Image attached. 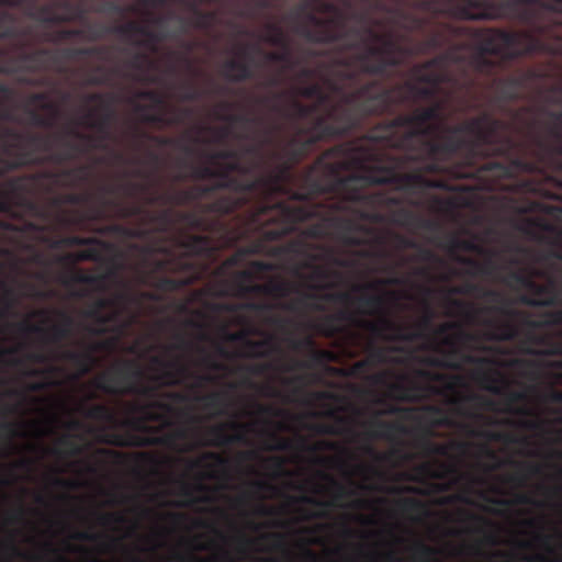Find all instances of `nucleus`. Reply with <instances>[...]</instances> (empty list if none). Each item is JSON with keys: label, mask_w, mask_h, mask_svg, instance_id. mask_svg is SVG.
Here are the masks:
<instances>
[{"label": "nucleus", "mask_w": 562, "mask_h": 562, "mask_svg": "<svg viewBox=\"0 0 562 562\" xmlns=\"http://www.w3.org/2000/svg\"><path fill=\"white\" fill-rule=\"evenodd\" d=\"M429 49H443L434 58L417 64L413 68L414 80L398 82L392 87H384L380 79H372L350 91L346 97V105L352 111L347 114L351 120L356 113L374 112L376 115L392 114L400 105H412L419 100H435L441 95L443 100H436L429 106H418L409 114H398L391 121L376 124L366 134L368 144L361 145L372 148L385 157L401 158L404 165L413 170L427 160L416 144H408L406 135L412 126L397 122L403 116H412L418 110L441 105L439 117L428 121L432 127L428 139L439 142L440 136L448 127L439 131L445 120V106L448 101L468 94L475 87V77L472 72L483 76H494L509 61L522 55L537 52H527L526 44L519 42L518 33L493 29H472L451 23L439 26L429 35L426 42Z\"/></svg>", "instance_id": "obj_1"}, {"label": "nucleus", "mask_w": 562, "mask_h": 562, "mask_svg": "<svg viewBox=\"0 0 562 562\" xmlns=\"http://www.w3.org/2000/svg\"><path fill=\"white\" fill-rule=\"evenodd\" d=\"M311 153L304 145L285 142L282 148L271 153L279 161L252 176L259 161H221L209 164L233 183L258 190L263 198H283L291 201H314L328 198V213H350L361 221H380V210L398 206L401 199L383 191H370L372 186H393L407 195H420L432 189H446L443 179H429L403 159L385 157L373 148L355 144H340L326 149L303 172L293 168Z\"/></svg>", "instance_id": "obj_2"}, {"label": "nucleus", "mask_w": 562, "mask_h": 562, "mask_svg": "<svg viewBox=\"0 0 562 562\" xmlns=\"http://www.w3.org/2000/svg\"><path fill=\"white\" fill-rule=\"evenodd\" d=\"M440 104L419 109L411 116L398 119L413 130L405 142L416 145L428 160L416 172L446 175L454 179L506 178L514 169L543 177L562 172V122L549 127L548 142L533 132L535 121L508 122L483 111L459 125L448 126L440 140H429L432 131L427 122L439 117Z\"/></svg>", "instance_id": "obj_3"}, {"label": "nucleus", "mask_w": 562, "mask_h": 562, "mask_svg": "<svg viewBox=\"0 0 562 562\" xmlns=\"http://www.w3.org/2000/svg\"><path fill=\"white\" fill-rule=\"evenodd\" d=\"M85 104H97L87 109L83 115L64 126L63 132L44 136L40 133L20 132L4 126L0 131L2 142L0 173L23 165L40 162L42 156L56 166H63L85 156L91 150H108L113 140L112 124L115 113L112 110V94L92 92L81 97Z\"/></svg>", "instance_id": "obj_4"}, {"label": "nucleus", "mask_w": 562, "mask_h": 562, "mask_svg": "<svg viewBox=\"0 0 562 562\" xmlns=\"http://www.w3.org/2000/svg\"><path fill=\"white\" fill-rule=\"evenodd\" d=\"M184 193L196 200H202L220 191H227L212 202L201 205L205 213H214L218 216L231 214L246 205V231L258 235L259 241L252 247V252L262 251V243L276 241L295 231L300 222L323 217V215H336L328 213L326 204L315 200H288L283 196H261L257 189L233 184L228 182H212L210 184H193L181 189Z\"/></svg>", "instance_id": "obj_5"}, {"label": "nucleus", "mask_w": 562, "mask_h": 562, "mask_svg": "<svg viewBox=\"0 0 562 562\" xmlns=\"http://www.w3.org/2000/svg\"><path fill=\"white\" fill-rule=\"evenodd\" d=\"M303 3L289 13V20L295 23L294 32L307 43L319 45L336 44L346 52H356L353 61L362 65L366 71L380 72L386 65H396V52L405 49L392 32L380 33V20L363 26H347L345 20L334 16L321 18L307 11Z\"/></svg>", "instance_id": "obj_6"}, {"label": "nucleus", "mask_w": 562, "mask_h": 562, "mask_svg": "<svg viewBox=\"0 0 562 562\" xmlns=\"http://www.w3.org/2000/svg\"><path fill=\"white\" fill-rule=\"evenodd\" d=\"M340 99L334 103L303 104L291 97L289 91L279 90L271 98L259 97L256 103L267 105L270 112L278 113L282 117L294 123V135L285 143L297 139L304 149L312 150L318 142L347 135L349 132L362 127L363 121L375 115L374 112L356 113L350 122L347 114L351 109L345 104V98L350 92H338Z\"/></svg>", "instance_id": "obj_7"}, {"label": "nucleus", "mask_w": 562, "mask_h": 562, "mask_svg": "<svg viewBox=\"0 0 562 562\" xmlns=\"http://www.w3.org/2000/svg\"><path fill=\"white\" fill-rule=\"evenodd\" d=\"M150 363L157 367V373L148 376V382L143 367L134 359L117 360L111 368L92 379L93 387L97 391L114 397L133 395L142 401L159 398V390L162 387H176L183 385L187 381L193 380L189 386L191 390H199L207 383H213L211 374H195L181 356H176L166 361L159 356H154Z\"/></svg>", "instance_id": "obj_8"}, {"label": "nucleus", "mask_w": 562, "mask_h": 562, "mask_svg": "<svg viewBox=\"0 0 562 562\" xmlns=\"http://www.w3.org/2000/svg\"><path fill=\"white\" fill-rule=\"evenodd\" d=\"M176 241H178V248L181 252L178 255L173 250L164 249L162 258L157 260L153 259L151 247L138 246L137 244H131L130 246L131 250L142 255L143 266L154 265V270L157 273L179 274V277L166 276L157 279L155 286L162 292L179 291L194 283L201 273L194 259L209 258L214 252L213 240L210 236L186 234Z\"/></svg>", "instance_id": "obj_9"}, {"label": "nucleus", "mask_w": 562, "mask_h": 562, "mask_svg": "<svg viewBox=\"0 0 562 562\" xmlns=\"http://www.w3.org/2000/svg\"><path fill=\"white\" fill-rule=\"evenodd\" d=\"M337 55L328 61H322L315 67L303 66L299 68L297 78L310 80L318 78L334 93H349L352 89L360 87L362 75L387 78L391 71L400 67L408 56L406 48H400L395 55L398 56V63L386 65L380 71H366L362 65L355 61V50H345L344 47H337Z\"/></svg>", "instance_id": "obj_10"}, {"label": "nucleus", "mask_w": 562, "mask_h": 562, "mask_svg": "<svg viewBox=\"0 0 562 562\" xmlns=\"http://www.w3.org/2000/svg\"><path fill=\"white\" fill-rule=\"evenodd\" d=\"M454 14L473 18L468 8H483L477 16H509L520 20V25L540 27V23H557L562 13V0H448Z\"/></svg>", "instance_id": "obj_11"}, {"label": "nucleus", "mask_w": 562, "mask_h": 562, "mask_svg": "<svg viewBox=\"0 0 562 562\" xmlns=\"http://www.w3.org/2000/svg\"><path fill=\"white\" fill-rule=\"evenodd\" d=\"M434 317H436V314H434L432 307L428 302L424 301L423 316L414 324V329H408L395 323L390 316H383L380 318V324H368V333L383 340L415 342L417 340H430L431 338L441 337L451 330H457V339L459 341L469 344L476 340L475 333L462 329L457 322H447L435 327L432 324Z\"/></svg>", "instance_id": "obj_12"}, {"label": "nucleus", "mask_w": 562, "mask_h": 562, "mask_svg": "<svg viewBox=\"0 0 562 562\" xmlns=\"http://www.w3.org/2000/svg\"><path fill=\"white\" fill-rule=\"evenodd\" d=\"M146 206L148 205L144 203L124 204L120 200L102 199V205L90 211V218L104 221L109 217V212L114 211L115 215L122 220L142 217L147 223L156 226L158 233H167L178 221L183 222L193 231H210L213 226L204 216L195 212H176L171 207L154 212L147 210Z\"/></svg>", "instance_id": "obj_13"}, {"label": "nucleus", "mask_w": 562, "mask_h": 562, "mask_svg": "<svg viewBox=\"0 0 562 562\" xmlns=\"http://www.w3.org/2000/svg\"><path fill=\"white\" fill-rule=\"evenodd\" d=\"M47 199L48 207L57 210L56 223L61 227H85L88 223H98L101 220H92L89 212L101 205L102 199L119 201L115 196L122 194L120 183L101 184L95 192L83 191L80 193H55Z\"/></svg>", "instance_id": "obj_14"}, {"label": "nucleus", "mask_w": 562, "mask_h": 562, "mask_svg": "<svg viewBox=\"0 0 562 562\" xmlns=\"http://www.w3.org/2000/svg\"><path fill=\"white\" fill-rule=\"evenodd\" d=\"M91 178H93V167L91 165H79L57 170L45 169L31 176L8 178L4 182H0V211L5 212L11 207L14 198L26 193L30 181L46 180L50 182L47 192H52L57 188L77 189L91 182Z\"/></svg>", "instance_id": "obj_15"}, {"label": "nucleus", "mask_w": 562, "mask_h": 562, "mask_svg": "<svg viewBox=\"0 0 562 562\" xmlns=\"http://www.w3.org/2000/svg\"><path fill=\"white\" fill-rule=\"evenodd\" d=\"M408 9L419 10L424 13H427L434 18L436 16H445L453 20H465V21H475V20H508L519 24V19L514 16H477L482 14L484 11L483 7H469L471 10L472 16H462L454 14L448 5V0H392V7L386 8L381 13L389 16V22L394 26L404 27L405 23H413L414 27L420 26V20L413 16L409 13Z\"/></svg>", "instance_id": "obj_16"}, {"label": "nucleus", "mask_w": 562, "mask_h": 562, "mask_svg": "<svg viewBox=\"0 0 562 562\" xmlns=\"http://www.w3.org/2000/svg\"><path fill=\"white\" fill-rule=\"evenodd\" d=\"M506 282L525 291L518 302L529 307H558L562 304L558 281L546 270L530 267L527 271H509Z\"/></svg>", "instance_id": "obj_17"}, {"label": "nucleus", "mask_w": 562, "mask_h": 562, "mask_svg": "<svg viewBox=\"0 0 562 562\" xmlns=\"http://www.w3.org/2000/svg\"><path fill=\"white\" fill-rule=\"evenodd\" d=\"M25 49H18L20 54L16 56L15 67L2 68L1 72H42L47 70L49 65L59 63L60 59L77 60L79 58L95 57L99 60L108 61L112 52L111 46L67 47L61 50L41 48L25 52Z\"/></svg>", "instance_id": "obj_18"}, {"label": "nucleus", "mask_w": 562, "mask_h": 562, "mask_svg": "<svg viewBox=\"0 0 562 562\" xmlns=\"http://www.w3.org/2000/svg\"><path fill=\"white\" fill-rule=\"evenodd\" d=\"M265 33L261 35V41L267 44L280 48V52H262L256 44L246 45L239 49V57L244 59H250V54L263 55L265 60L269 63H276L282 65V72L299 68L302 64L308 59L316 58L319 56V52L312 48H301L299 55H294L290 47L289 36L283 32L280 24L273 22H267L265 24Z\"/></svg>", "instance_id": "obj_19"}, {"label": "nucleus", "mask_w": 562, "mask_h": 562, "mask_svg": "<svg viewBox=\"0 0 562 562\" xmlns=\"http://www.w3.org/2000/svg\"><path fill=\"white\" fill-rule=\"evenodd\" d=\"M148 162L154 166L153 172H144L140 169H134V177L147 180L146 182L124 181L121 182V192L127 199L140 196L145 205H169L181 206L188 205L194 201H199L194 196L184 193L181 190L167 191L164 193H155L149 190L158 183L156 172L159 168V156L153 151L147 153Z\"/></svg>", "instance_id": "obj_20"}, {"label": "nucleus", "mask_w": 562, "mask_h": 562, "mask_svg": "<svg viewBox=\"0 0 562 562\" xmlns=\"http://www.w3.org/2000/svg\"><path fill=\"white\" fill-rule=\"evenodd\" d=\"M450 295H476L479 299L491 303V306L473 307L468 306L462 301L457 299H448L451 307L463 311L467 321L473 322L481 313H496L506 319H512L518 315V312L509 307V301L497 289H490L476 284L471 281L464 282L462 285L448 289Z\"/></svg>", "instance_id": "obj_21"}, {"label": "nucleus", "mask_w": 562, "mask_h": 562, "mask_svg": "<svg viewBox=\"0 0 562 562\" xmlns=\"http://www.w3.org/2000/svg\"><path fill=\"white\" fill-rule=\"evenodd\" d=\"M530 77V72H525L494 79V94L491 97V105L494 111L505 113L514 121H519L524 115L530 113L529 106L512 109L507 105L521 99L522 88Z\"/></svg>", "instance_id": "obj_22"}, {"label": "nucleus", "mask_w": 562, "mask_h": 562, "mask_svg": "<svg viewBox=\"0 0 562 562\" xmlns=\"http://www.w3.org/2000/svg\"><path fill=\"white\" fill-rule=\"evenodd\" d=\"M560 21L548 23L542 21L539 29L520 24V31L509 32L520 35V43L527 45V52L562 53V13L558 15Z\"/></svg>", "instance_id": "obj_23"}, {"label": "nucleus", "mask_w": 562, "mask_h": 562, "mask_svg": "<svg viewBox=\"0 0 562 562\" xmlns=\"http://www.w3.org/2000/svg\"><path fill=\"white\" fill-rule=\"evenodd\" d=\"M304 299H314L328 303L357 304L359 314L363 316L387 317L384 294H366L352 297L349 292H329L325 294H304Z\"/></svg>", "instance_id": "obj_24"}, {"label": "nucleus", "mask_w": 562, "mask_h": 562, "mask_svg": "<svg viewBox=\"0 0 562 562\" xmlns=\"http://www.w3.org/2000/svg\"><path fill=\"white\" fill-rule=\"evenodd\" d=\"M359 312L355 313L348 308H341L336 313L325 314L315 323L307 324V328L314 330L324 338H333L344 333V325L350 327L364 328L367 330L368 324H379V319L375 322L367 321L360 317Z\"/></svg>", "instance_id": "obj_25"}, {"label": "nucleus", "mask_w": 562, "mask_h": 562, "mask_svg": "<svg viewBox=\"0 0 562 562\" xmlns=\"http://www.w3.org/2000/svg\"><path fill=\"white\" fill-rule=\"evenodd\" d=\"M127 411L131 415H142L147 417V420L158 423L166 427H171V417L181 415L188 418L191 425L198 424V417L190 415L188 412H178L173 405L161 397L143 400V402H132L127 404Z\"/></svg>", "instance_id": "obj_26"}, {"label": "nucleus", "mask_w": 562, "mask_h": 562, "mask_svg": "<svg viewBox=\"0 0 562 562\" xmlns=\"http://www.w3.org/2000/svg\"><path fill=\"white\" fill-rule=\"evenodd\" d=\"M56 247H85L78 254L80 260H88L92 262H101L103 255L113 250V245L95 237H80L77 235L60 236L54 243Z\"/></svg>", "instance_id": "obj_27"}, {"label": "nucleus", "mask_w": 562, "mask_h": 562, "mask_svg": "<svg viewBox=\"0 0 562 562\" xmlns=\"http://www.w3.org/2000/svg\"><path fill=\"white\" fill-rule=\"evenodd\" d=\"M402 411L397 406H389L385 411L374 412L373 417L364 424L368 427L369 439L393 440L397 436L407 435L408 428L404 424L400 422H384L379 418L382 415H397Z\"/></svg>", "instance_id": "obj_28"}, {"label": "nucleus", "mask_w": 562, "mask_h": 562, "mask_svg": "<svg viewBox=\"0 0 562 562\" xmlns=\"http://www.w3.org/2000/svg\"><path fill=\"white\" fill-rule=\"evenodd\" d=\"M252 430V425L239 422H231L227 425L212 426L209 435L212 436L210 446L227 447L232 445H247V435Z\"/></svg>", "instance_id": "obj_29"}, {"label": "nucleus", "mask_w": 562, "mask_h": 562, "mask_svg": "<svg viewBox=\"0 0 562 562\" xmlns=\"http://www.w3.org/2000/svg\"><path fill=\"white\" fill-rule=\"evenodd\" d=\"M169 19H173V12L169 11L166 15H154L153 13H148V21L151 24L158 27L157 31H147V33H142V40H133L127 41L133 45V47L137 49H146L150 54L158 53V45L170 37V32L165 27Z\"/></svg>", "instance_id": "obj_30"}, {"label": "nucleus", "mask_w": 562, "mask_h": 562, "mask_svg": "<svg viewBox=\"0 0 562 562\" xmlns=\"http://www.w3.org/2000/svg\"><path fill=\"white\" fill-rule=\"evenodd\" d=\"M329 221L340 229V240L347 247H364L369 245V238L372 236L371 228L359 224V222L352 218L331 216Z\"/></svg>", "instance_id": "obj_31"}, {"label": "nucleus", "mask_w": 562, "mask_h": 562, "mask_svg": "<svg viewBox=\"0 0 562 562\" xmlns=\"http://www.w3.org/2000/svg\"><path fill=\"white\" fill-rule=\"evenodd\" d=\"M150 105L147 104H136L134 105V112L138 113L139 120H142L143 124L148 125H157V126H172L182 124L183 120L189 117L190 109H178L173 111L172 115L167 116L164 113L150 112Z\"/></svg>", "instance_id": "obj_32"}, {"label": "nucleus", "mask_w": 562, "mask_h": 562, "mask_svg": "<svg viewBox=\"0 0 562 562\" xmlns=\"http://www.w3.org/2000/svg\"><path fill=\"white\" fill-rule=\"evenodd\" d=\"M18 330L22 334H33L41 336L45 344L58 345L63 340L69 338L72 334V327L67 326H49L44 327L42 324H33L29 319H25L16 324Z\"/></svg>", "instance_id": "obj_33"}, {"label": "nucleus", "mask_w": 562, "mask_h": 562, "mask_svg": "<svg viewBox=\"0 0 562 562\" xmlns=\"http://www.w3.org/2000/svg\"><path fill=\"white\" fill-rule=\"evenodd\" d=\"M178 167L181 171L173 176V180H176V182H181L187 178H191L198 181L211 180L213 181L212 183H225V181H223V176L207 162L203 165H192L187 161V159L180 158L178 159ZM184 169H188L189 171L186 172L183 171Z\"/></svg>", "instance_id": "obj_34"}, {"label": "nucleus", "mask_w": 562, "mask_h": 562, "mask_svg": "<svg viewBox=\"0 0 562 562\" xmlns=\"http://www.w3.org/2000/svg\"><path fill=\"white\" fill-rule=\"evenodd\" d=\"M426 417H424V424L419 427L420 436L435 437L436 428H453L456 422L447 409L441 406L428 405L424 408Z\"/></svg>", "instance_id": "obj_35"}, {"label": "nucleus", "mask_w": 562, "mask_h": 562, "mask_svg": "<svg viewBox=\"0 0 562 562\" xmlns=\"http://www.w3.org/2000/svg\"><path fill=\"white\" fill-rule=\"evenodd\" d=\"M30 29H19L13 13L0 9V40H13L14 48L24 49L30 45Z\"/></svg>", "instance_id": "obj_36"}, {"label": "nucleus", "mask_w": 562, "mask_h": 562, "mask_svg": "<svg viewBox=\"0 0 562 562\" xmlns=\"http://www.w3.org/2000/svg\"><path fill=\"white\" fill-rule=\"evenodd\" d=\"M218 111L215 112L217 120L227 123L228 125H239L246 130L252 127H261L265 124V119L251 112L240 114H225L234 109V103L229 101H222L217 105Z\"/></svg>", "instance_id": "obj_37"}, {"label": "nucleus", "mask_w": 562, "mask_h": 562, "mask_svg": "<svg viewBox=\"0 0 562 562\" xmlns=\"http://www.w3.org/2000/svg\"><path fill=\"white\" fill-rule=\"evenodd\" d=\"M16 8L22 9L26 18L44 25H56L69 22V16H65L64 13L58 12L54 4L33 3Z\"/></svg>", "instance_id": "obj_38"}, {"label": "nucleus", "mask_w": 562, "mask_h": 562, "mask_svg": "<svg viewBox=\"0 0 562 562\" xmlns=\"http://www.w3.org/2000/svg\"><path fill=\"white\" fill-rule=\"evenodd\" d=\"M484 326L487 328L484 338L488 341H510L518 335V329L509 319L486 318Z\"/></svg>", "instance_id": "obj_39"}, {"label": "nucleus", "mask_w": 562, "mask_h": 562, "mask_svg": "<svg viewBox=\"0 0 562 562\" xmlns=\"http://www.w3.org/2000/svg\"><path fill=\"white\" fill-rule=\"evenodd\" d=\"M221 75L229 82L239 83L252 80L256 72L249 63L231 58L222 63Z\"/></svg>", "instance_id": "obj_40"}, {"label": "nucleus", "mask_w": 562, "mask_h": 562, "mask_svg": "<svg viewBox=\"0 0 562 562\" xmlns=\"http://www.w3.org/2000/svg\"><path fill=\"white\" fill-rule=\"evenodd\" d=\"M390 352H403V348L400 347H369L368 357L359 361L353 366L356 370H367L369 368L376 367L379 364H385L387 362L401 363L400 359H393L390 357Z\"/></svg>", "instance_id": "obj_41"}, {"label": "nucleus", "mask_w": 562, "mask_h": 562, "mask_svg": "<svg viewBox=\"0 0 562 562\" xmlns=\"http://www.w3.org/2000/svg\"><path fill=\"white\" fill-rule=\"evenodd\" d=\"M108 445L117 447L150 448L158 447L156 445V434H130L127 436L112 434L108 439L103 440Z\"/></svg>", "instance_id": "obj_42"}, {"label": "nucleus", "mask_w": 562, "mask_h": 562, "mask_svg": "<svg viewBox=\"0 0 562 562\" xmlns=\"http://www.w3.org/2000/svg\"><path fill=\"white\" fill-rule=\"evenodd\" d=\"M124 269V261H122V252L115 254V256L109 259V269L104 274H87L83 272H78L75 274V282L81 284H90V285H99L104 280L115 278V276Z\"/></svg>", "instance_id": "obj_43"}, {"label": "nucleus", "mask_w": 562, "mask_h": 562, "mask_svg": "<svg viewBox=\"0 0 562 562\" xmlns=\"http://www.w3.org/2000/svg\"><path fill=\"white\" fill-rule=\"evenodd\" d=\"M173 340H176V341H173V344L167 346V348H166L167 352H171V351L188 352L192 349H196V351H199L201 355H203V363H205V366H207L210 369L215 370V371L223 370L222 363L214 361L209 356H206V353L204 352V349L195 346L186 336V334H183L181 331H176V334H173Z\"/></svg>", "instance_id": "obj_44"}, {"label": "nucleus", "mask_w": 562, "mask_h": 562, "mask_svg": "<svg viewBox=\"0 0 562 562\" xmlns=\"http://www.w3.org/2000/svg\"><path fill=\"white\" fill-rule=\"evenodd\" d=\"M274 270H277V266H274V263H272V262L259 261V260L252 261L251 266H249L248 269H244V270L234 272L233 282H231V284H233L234 289L254 284L252 280H254L255 274L268 273V272H272Z\"/></svg>", "instance_id": "obj_45"}, {"label": "nucleus", "mask_w": 562, "mask_h": 562, "mask_svg": "<svg viewBox=\"0 0 562 562\" xmlns=\"http://www.w3.org/2000/svg\"><path fill=\"white\" fill-rule=\"evenodd\" d=\"M280 131L281 126L278 123H272L265 126L263 131H261V134L255 138V142L243 148L240 156L246 155L260 159V150H262L263 147L270 145L272 139H274V136L280 133Z\"/></svg>", "instance_id": "obj_46"}, {"label": "nucleus", "mask_w": 562, "mask_h": 562, "mask_svg": "<svg viewBox=\"0 0 562 562\" xmlns=\"http://www.w3.org/2000/svg\"><path fill=\"white\" fill-rule=\"evenodd\" d=\"M390 396L404 402H412L417 393V384L406 374H400L398 379L386 384Z\"/></svg>", "instance_id": "obj_47"}, {"label": "nucleus", "mask_w": 562, "mask_h": 562, "mask_svg": "<svg viewBox=\"0 0 562 562\" xmlns=\"http://www.w3.org/2000/svg\"><path fill=\"white\" fill-rule=\"evenodd\" d=\"M307 359L304 361H294L292 364L283 367V371L306 370L314 367H321L333 359V353L327 349H313L306 352Z\"/></svg>", "instance_id": "obj_48"}, {"label": "nucleus", "mask_w": 562, "mask_h": 562, "mask_svg": "<svg viewBox=\"0 0 562 562\" xmlns=\"http://www.w3.org/2000/svg\"><path fill=\"white\" fill-rule=\"evenodd\" d=\"M494 257L495 256H490L485 261H480L471 257H457V262L463 265V267L467 268V274L471 277L488 278L497 270V266L493 259Z\"/></svg>", "instance_id": "obj_49"}, {"label": "nucleus", "mask_w": 562, "mask_h": 562, "mask_svg": "<svg viewBox=\"0 0 562 562\" xmlns=\"http://www.w3.org/2000/svg\"><path fill=\"white\" fill-rule=\"evenodd\" d=\"M542 229L549 234V249L539 256V260L549 262L550 260H559L562 262V228H558L550 224H542Z\"/></svg>", "instance_id": "obj_50"}, {"label": "nucleus", "mask_w": 562, "mask_h": 562, "mask_svg": "<svg viewBox=\"0 0 562 562\" xmlns=\"http://www.w3.org/2000/svg\"><path fill=\"white\" fill-rule=\"evenodd\" d=\"M431 438L434 437L420 435L419 447L424 454L446 457L450 450L464 452L468 448V443L463 441H453L450 445H443L431 441Z\"/></svg>", "instance_id": "obj_51"}, {"label": "nucleus", "mask_w": 562, "mask_h": 562, "mask_svg": "<svg viewBox=\"0 0 562 562\" xmlns=\"http://www.w3.org/2000/svg\"><path fill=\"white\" fill-rule=\"evenodd\" d=\"M295 94L303 98L313 99L319 104H334L330 100L331 94L339 97L338 92L330 91L324 83H308L306 86L295 88Z\"/></svg>", "instance_id": "obj_52"}, {"label": "nucleus", "mask_w": 562, "mask_h": 562, "mask_svg": "<svg viewBox=\"0 0 562 562\" xmlns=\"http://www.w3.org/2000/svg\"><path fill=\"white\" fill-rule=\"evenodd\" d=\"M186 7H188L189 11L193 12V21L191 23H188L186 20H183L181 16L173 15V19L170 20H178L182 23V32L186 31L187 25H192L195 29L199 30H207L213 25L214 19L216 15H214L211 11H202L198 9L196 3H186Z\"/></svg>", "instance_id": "obj_53"}, {"label": "nucleus", "mask_w": 562, "mask_h": 562, "mask_svg": "<svg viewBox=\"0 0 562 562\" xmlns=\"http://www.w3.org/2000/svg\"><path fill=\"white\" fill-rule=\"evenodd\" d=\"M308 300H311V299H304V296H301V299H299V301H296V302H291L289 304H282V305L273 304L270 302L247 301V302L240 304V308H243L245 311H249V312L258 314V315H267L278 308L294 312L296 310L297 304L303 305L304 302H306Z\"/></svg>", "instance_id": "obj_54"}, {"label": "nucleus", "mask_w": 562, "mask_h": 562, "mask_svg": "<svg viewBox=\"0 0 562 562\" xmlns=\"http://www.w3.org/2000/svg\"><path fill=\"white\" fill-rule=\"evenodd\" d=\"M93 232H95L100 236H112V237L122 238L124 240H131L134 238H143L144 235L146 234V232L140 228H131L123 224H115V223L100 226V227L93 229Z\"/></svg>", "instance_id": "obj_55"}, {"label": "nucleus", "mask_w": 562, "mask_h": 562, "mask_svg": "<svg viewBox=\"0 0 562 562\" xmlns=\"http://www.w3.org/2000/svg\"><path fill=\"white\" fill-rule=\"evenodd\" d=\"M119 317L120 311L113 310L108 312L106 314H101L99 316L88 318V321L92 322V325H88L87 327H85V330H87V333L92 336H104L110 331L109 325L117 323Z\"/></svg>", "instance_id": "obj_56"}, {"label": "nucleus", "mask_w": 562, "mask_h": 562, "mask_svg": "<svg viewBox=\"0 0 562 562\" xmlns=\"http://www.w3.org/2000/svg\"><path fill=\"white\" fill-rule=\"evenodd\" d=\"M408 358L426 368H439L447 370H460V362L453 361L445 353L443 357L436 356H416L414 351H408Z\"/></svg>", "instance_id": "obj_57"}, {"label": "nucleus", "mask_w": 562, "mask_h": 562, "mask_svg": "<svg viewBox=\"0 0 562 562\" xmlns=\"http://www.w3.org/2000/svg\"><path fill=\"white\" fill-rule=\"evenodd\" d=\"M271 255L273 256H292L301 258H313L308 251V244L303 239H292L282 246H276L271 248Z\"/></svg>", "instance_id": "obj_58"}, {"label": "nucleus", "mask_w": 562, "mask_h": 562, "mask_svg": "<svg viewBox=\"0 0 562 562\" xmlns=\"http://www.w3.org/2000/svg\"><path fill=\"white\" fill-rule=\"evenodd\" d=\"M194 401L203 404V407L207 409L217 411L218 416H224L225 409L228 407L226 393L224 392H210L205 395H196Z\"/></svg>", "instance_id": "obj_59"}, {"label": "nucleus", "mask_w": 562, "mask_h": 562, "mask_svg": "<svg viewBox=\"0 0 562 562\" xmlns=\"http://www.w3.org/2000/svg\"><path fill=\"white\" fill-rule=\"evenodd\" d=\"M78 411H80V413L88 419L102 420L105 423H112L115 420V414H113L112 408L104 404H92L90 406L81 404L78 406Z\"/></svg>", "instance_id": "obj_60"}, {"label": "nucleus", "mask_w": 562, "mask_h": 562, "mask_svg": "<svg viewBox=\"0 0 562 562\" xmlns=\"http://www.w3.org/2000/svg\"><path fill=\"white\" fill-rule=\"evenodd\" d=\"M134 135H136V137H138L139 139L150 140L154 144H156L158 147L180 148L182 150V153H184L186 155H192V153L194 151V149H192V146L182 144V142L175 139V138L167 137V136H155V135H150L148 133L142 132V131H136V133H134Z\"/></svg>", "instance_id": "obj_61"}, {"label": "nucleus", "mask_w": 562, "mask_h": 562, "mask_svg": "<svg viewBox=\"0 0 562 562\" xmlns=\"http://www.w3.org/2000/svg\"><path fill=\"white\" fill-rule=\"evenodd\" d=\"M448 249L451 251L463 250L467 252H476L479 255L495 256V251L486 250L483 246L467 239H460L456 235L448 237Z\"/></svg>", "instance_id": "obj_62"}, {"label": "nucleus", "mask_w": 562, "mask_h": 562, "mask_svg": "<svg viewBox=\"0 0 562 562\" xmlns=\"http://www.w3.org/2000/svg\"><path fill=\"white\" fill-rule=\"evenodd\" d=\"M108 31H110L111 34L123 37L125 41H131L133 36L146 33L149 29L136 21H128L115 26H109Z\"/></svg>", "instance_id": "obj_63"}, {"label": "nucleus", "mask_w": 562, "mask_h": 562, "mask_svg": "<svg viewBox=\"0 0 562 562\" xmlns=\"http://www.w3.org/2000/svg\"><path fill=\"white\" fill-rule=\"evenodd\" d=\"M121 52L130 55V59L126 61V67L134 71L143 72L153 65L151 57H149V54L146 52H131L128 48H123Z\"/></svg>", "instance_id": "obj_64"}]
</instances>
